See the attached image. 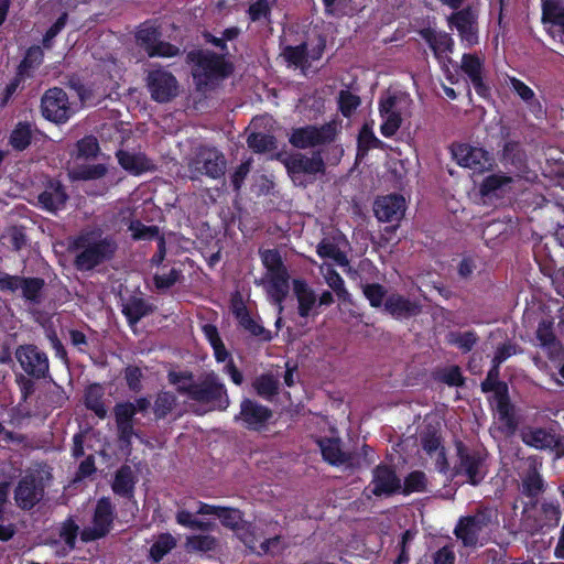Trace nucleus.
Here are the masks:
<instances>
[{"instance_id":"obj_38","label":"nucleus","mask_w":564,"mask_h":564,"mask_svg":"<svg viewBox=\"0 0 564 564\" xmlns=\"http://www.w3.org/2000/svg\"><path fill=\"white\" fill-rule=\"evenodd\" d=\"M78 532V525L72 520H66L61 529H59V540L58 544L63 543L62 550H57L56 552L59 555L67 554L75 546V541Z\"/></svg>"},{"instance_id":"obj_32","label":"nucleus","mask_w":564,"mask_h":564,"mask_svg":"<svg viewBox=\"0 0 564 564\" xmlns=\"http://www.w3.org/2000/svg\"><path fill=\"white\" fill-rule=\"evenodd\" d=\"M512 182L511 177L503 174H492L484 180L480 193L484 196H501L511 187Z\"/></svg>"},{"instance_id":"obj_4","label":"nucleus","mask_w":564,"mask_h":564,"mask_svg":"<svg viewBox=\"0 0 564 564\" xmlns=\"http://www.w3.org/2000/svg\"><path fill=\"white\" fill-rule=\"evenodd\" d=\"M411 102L410 96L401 91H387L380 97V132L383 137L390 138L395 134L403 118L410 113Z\"/></svg>"},{"instance_id":"obj_36","label":"nucleus","mask_w":564,"mask_h":564,"mask_svg":"<svg viewBox=\"0 0 564 564\" xmlns=\"http://www.w3.org/2000/svg\"><path fill=\"white\" fill-rule=\"evenodd\" d=\"M294 293L299 301V312L300 315L305 317L310 314L311 310L315 304V295L307 288V285L300 280H294L293 282Z\"/></svg>"},{"instance_id":"obj_20","label":"nucleus","mask_w":564,"mask_h":564,"mask_svg":"<svg viewBox=\"0 0 564 564\" xmlns=\"http://www.w3.org/2000/svg\"><path fill=\"white\" fill-rule=\"evenodd\" d=\"M405 199L401 195H387L375 202L373 210L380 221H398L405 212Z\"/></svg>"},{"instance_id":"obj_43","label":"nucleus","mask_w":564,"mask_h":564,"mask_svg":"<svg viewBox=\"0 0 564 564\" xmlns=\"http://www.w3.org/2000/svg\"><path fill=\"white\" fill-rule=\"evenodd\" d=\"M181 276V272L175 268H162L154 274V285L159 291H165L174 285Z\"/></svg>"},{"instance_id":"obj_24","label":"nucleus","mask_w":564,"mask_h":564,"mask_svg":"<svg viewBox=\"0 0 564 564\" xmlns=\"http://www.w3.org/2000/svg\"><path fill=\"white\" fill-rule=\"evenodd\" d=\"M401 488L400 479L388 467H377L373 473L372 492L376 496L391 495Z\"/></svg>"},{"instance_id":"obj_7","label":"nucleus","mask_w":564,"mask_h":564,"mask_svg":"<svg viewBox=\"0 0 564 564\" xmlns=\"http://www.w3.org/2000/svg\"><path fill=\"white\" fill-rule=\"evenodd\" d=\"M192 401L205 405L208 410H225L229 405L226 388L214 372L207 373L192 390Z\"/></svg>"},{"instance_id":"obj_57","label":"nucleus","mask_w":564,"mask_h":564,"mask_svg":"<svg viewBox=\"0 0 564 564\" xmlns=\"http://www.w3.org/2000/svg\"><path fill=\"white\" fill-rule=\"evenodd\" d=\"M176 521L178 524L191 529L206 530L210 525L209 522L196 519L193 513L186 510H180L176 513Z\"/></svg>"},{"instance_id":"obj_59","label":"nucleus","mask_w":564,"mask_h":564,"mask_svg":"<svg viewBox=\"0 0 564 564\" xmlns=\"http://www.w3.org/2000/svg\"><path fill=\"white\" fill-rule=\"evenodd\" d=\"M381 141L375 135L371 127L365 124L359 132L358 145L362 151H367L371 148H377Z\"/></svg>"},{"instance_id":"obj_46","label":"nucleus","mask_w":564,"mask_h":564,"mask_svg":"<svg viewBox=\"0 0 564 564\" xmlns=\"http://www.w3.org/2000/svg\"><path fill=\"white\" fill-rule=\"evenodd\" d=\"M148 311L147 304L139 299L128 301L122 310L131 325L135 324L141 317L147 315Z\"/></svg>"},{"instance_id":"obj_37","label":"nucleus","mask_w":564,"mask_h":564,"mask_svg":"<svg viewBox=\"0 0 564 564\" xmlns=\"http://www.w3.org/2000/svg\"><path fill=\"white\" fill-rule=\"evenodd\" d=\"M424 451L434 459L435 467L440 471H444L447 467V462L444 448L441 446L440 438L436 435H429L423 438Z\"/></svg>"},{"instance_id":"obj_11","label":"nucleus","mask_w":564,"mask_h":564,"mask_svg":"<svg viewBox=\"0 0 564 564\" xmlns=\"http://www.w3.org/2000/svg\"><path fill=\"white\" fill-rule=\"evenodd\" d=\"M138 44L144 48L151 57H173L180 53L177 46L159 41L158 29L152 24H143L135 34Z\"/></svg>"},{"instance_id":"obj_18","label":"nucleus","mask_w":564,"mask_h":564,"mask_svg":"<svg viewBox=\"0 0 564 564\" xmlns=\"http://www.w3.org/2000/svg\"><path fill=\"white\" fill-rule=\"evenodd\" d=\"M15 357L22 369L36 378L44 377L48 371V359L44 352L35 346H21L17 349Z\"/></svg>"},{"instance_id":"obj_41","label":"nucleus","mask_w":564,"mask_h":564,"mask_svg":"<svg viewBox=\"0 0 564 564\" xmlns=\"http://www.w3.org/2000/svg\"><path fill=\"white\" fill-rule=\"evenodd\" d=\"M253 387L260 397L270 399L278 391L279 378L273 375H262L256 379Z\"/></svg>"},{"instance_id":"obj_31","label":"nucleus","mask_w":564,"mask_h":564,"mask_svg":"<svg viewBox=\"0 0 564 564\" xmlns=\"http://www.w3.org/2000/svg\"><path fill=\"white\" fill-rule=\"evenodd\" d=\"M522 441L534 448H552L556 444L555 436L543 429H525L522 431Z\"/></svg>"},{"instance_id":"obj_51","label":"nucleus","mask_w":564,"mask_h":564,"mask_svg":"<svg viewBox=\"0 0 564 564\" xmlns=\"http://www.w3.org/2000/svg\"><path fill=\"white\" fill-rule=\"evenodd\" d=\"M448 343L457 346L464 351H469L477 341V336L473 332L451 333L447 337Z\"/></svg>"},{"instance_id":"obj_58","label":"nucleus","mask_w":564,"mask_h":564,"mask_svg":"<svg viewBox=\"0 0 564 564\" xmlns=\"http://www.w3.org/2000/svg\"><path fill=\"white\" fill-rule=\"evenodd\" d=\"M426 487V477L422 471L411 473L404 480V492L423 491Z\"/></svg>"},{"instance_id":"obj_35","label":"nucleus","mask_w":564,"mask_h":564,"mask_svg":"<svg viewBox=\"0 0 564 564\" xmlns=\"http://www.w3.org/2000/svg\"><path fill=\"white\" fill-rule=\"evenodd\" d=\"M543 22L552 28L558 26L564 31V3L557 0L543 1Z\"/></svg>"},{"instance_id":"obj_30","label":"nucleus","mask_w":564,"mask_h":564,"mask_svg":"<svg viewBox=\"0 0 564 564\" xmlns=\"http://www.w3.org/2000/svg\"><path fill=\"white\" fill-rule=\"evenodd\" d=\"M384 308L395 317H408L417 313L419 305L401 295L392 294L387 299Z\"/></svg>"},{"instance_id":"obj_60","label":"nucleus","mask_w":564,"mask_h":564,"mask_svg":"<svg viewBox=\"0 0 564 564\" xmlns=\"http://www.w3.org/2000/svg\"><path fill=\"white\" fill-rule=\"evenodd\" d=\"M284 56L286 61L295 66H304L306 62V45H300L295 47H288L284 51Z\"/></svg>"},{"instance_id":"obj_34","label":"nucleus","mask_w":564,"mask_h":564,"mask_svg":"<svg viewBox=\"0 0 564 564\" xmlns=\"http://www.w3.org/2000/svg\"><path fill=\"white\" fill-rule=\"evenodd\" d=\"M104 389L100 384H91L86 389L85 392V404L91 410L99 419H104L107 415V409L104 404Z\"/></svg>"},{"instance_id":"obj_48","label":"nucleus","mask_w":564,"mask_h":564,"mask_svg":"<svg viewBox=\"0 0 564 564\" xmlns=\"http://www.w3.org/2000/svg\"><path fill=\"white\" fill-rule=\"evenodd\" d=\"M43 288V281L41 279L32 278V279H22L20 288L23 296L26 300L36 302L40 299L41 291Z\"/></svg>"},{"instance_id":"obj_14","label":"nucleus","mask_w":564,"mask_h":564,"mask_svg":"<svg viewBox=\"0 0 564 564\" xmlns=\"http://www.w3.org/2000/svg\"><path fill=\"white\" fill-rule=\"evenodd\" d=\"M150 405L149 400L141 398L135 402L119 403L115 408L116 422L120 435V440L130 444L134 435L132 419L137 412L145 411Z\"/></svg>"},{"instance_id":"obj_28","label":"nucleus","mask_w":564,"mask_h":564,"mask_svg":"<svg viewBox=\"0 0 564 564\" xmlns=\"http://www.w3.org/2000/svg\"><path fill=\"white\" fill-rule=\"evenodd\" d=\"M120 165L131 174L139 175L153 167L152 162L141 152L119 151Z\"/></svg>"},{"instance_id":"obj_44","label":"nucleus","mask_w":564,"mask_h":564,"mask_svg":"<svg viewBox=\"0 0 564 564\" xmlns=\"http://www.w3.org/2000/svg\"><path fill=\"white\" fill-rule=\"evenodd\" d=\"M536 340L539 345L547 350H553L556 347V340L553 333V323L543 321L539 324L536 330Z\"/></svg>"},{"instance_id":"obj_13","label":"nucleus","mask_w":564,"mask_h":564,"mask_svg":"<svg viewBox=\"0 0 564 564\" xmlns=\"http://www.w3.org/2000/svg\"><path fill=\"white\" fill-rule=\"evenodd\" d=\"M452 154L457 164L474 172H484L492 165V158L487 151L467 143L454 144Z\"/></svg>"},{"instance_id":"obj_49","label":"nucleus","mask_w":564,"mask_h":564,"mask_svg":"<svg viewBox=\"0 0 564 564\" xmlns=\"http://www.w3.org/2000/svg\"><path fill=\"white\" fill-rule=\"evenodd\" d=\"M321 270L325 275V280L328 286L334 290L340 299H346L347 291L345 290L344 280L341 276L329 265L322 267Z\"/></svg>"},{"instance_id":"obj_56","label":"nucleus","mask_w":564,"mask_h":564,"mask_svg":"<svg viewBox=\"0 0 564 564\" xmlns=\"http://www.w3.org/2000/svg\"><path fill=\"white\" fill-rule=\"evenodd\" d=\"M338 104L341 113L345 117H349L360 105V99L350 91H340Z\"/></svg>"},{"instance_id":"obj_62","label":"nucleus","mask_w":564,"mask_h":564,"mask_svg":"<svg viewBox=\"0 0 564 564\" xmlns=\"http://www.w3.org/2000/svg\"><path fill=\"white\" fill-rule=\"evenodd\" d=\"M364 294L372 306H380L383 301L384 291L379 284H367L364 288Z\"/></svg>"},{"instance_id":"obj_17","label":"nucleus","mask_w":564,"mask_h":564,"mask_svg":"<svg viewBox=\"0 0 564 564\" xmlns=\"http://www.w3.org/2000/svg\"><path fill=\"white\" fill-rule=\"evenodd\" d=\"M271 417L272 412L270 409L250 399H245L240 404V412L235 420L241 421L249 430L260 431L267 426Z\"/></svg>"},{"instance_id":"obj_27","label":"nucleus","mask_w":564,"mask_h":564,"mask_svg":"<svg viewBox=\"0 0 564 564\" xmlns=\"http://www.w3.org/2000/svg\"><path fill=\"white\" fill-rule=\"evenodd\" d=\"M129 230L134 239L158 238L159 252L153 256L152 262L154 264H160L165 256V242L163 238L159 237L158 228L154 226H144L140 221H132L129 226Z\"/></svg>"},{"instance_id":"obj_45","label":"nucleus","mask_w":564,"mask_h":564,"mask_svg":"<svg viewBox=\"0 0 564 564\" xmlns=\"http://www.w3.org/2000/svg\"><path fill=\"white\" fill-rule=\"evenodd\" d=\"M523 491L529 496H536L542 491L543 481L535 465L530 464V469L522 480Z\"/></svg>"},{"instance_id":"obj_53","label":"nucleus","mask_w":564,"mask_h":564,"mask_svg":"<svg viewBox=\"0 0 564 564\" xmlns=\"http://www.w3.org/2000/svg\"><path fill=\"white\" fill-rule=\"evenodd\" d=\"M215 546L214 538L209 535H192L186 540V549L188 551L207 552Z\"/></svg>"},{"instance_id":"obj_63","label":"nucleus","mask_w":564,"mask_h":564,"mask_svg":"<svg viewBox=\"0 0 564 564\" xmlns=\"http://www.w3.org/2000/svg\"><path fill=\"white\" fill-rule=\"evenodd\" d=\"M78 153L82 156H95L98 152V142L94 137H85L77 143Z\"/></svg>"},{"instance_id":"obj_39","label":"nucleus","mask_w":564,"mask_h":564,"mask_svg":"<svg viewBox=\"0 0 564 564\" xmlns=\"http://www.w3.org/2000/svg\"><path fill=\"white\" fill-rule=\"evenodd\" d=\"M176 545V540L169 533L160 534L150 549V557L159 562Z\"/></svg>"},{"instance_id":"obj_54","label":"nucleus","mask_w":564,"mask_h":564,"mask_svg":"<svg viewBox=\"0 0 564 564\" xmlns=\"http://www.w3.org/2000/svg\"><path fill=\"white\" fill-rule=\"evenodd\" d=\"M430 45L436 55L446 53L452 50L453 40L446 33H433L429 37Z\"/></svg>"},{"instance_id":"obj_10","label":"nucleus","mask_w":564,"mask_h":564,"mask_svg":"<svg viewBox=\"0 0 564 564\" xmlns=\"http://www.w3.org/2000/svg\"><path fill=\"white\" fill-rule=\"evenodd\" d=\"M41 106L43 116L55 123L66 122L77 111V104L70 101L67 94L57 87L44 94Z\"/></svg>"},{"instance_id":"obj_42","label":"nucleus","mask_w":564,"mask_h":564,"mask_svg":"<svg viewBox=\"0 0 564 564\" xmlns=\"http://www.w3.org/2000/svg\"><path fill=\"white\" fill-rule=\"evenodd\" d=\"M113 491L119 495H129L133 488V475L130 467L120 468L112 485Z\"/></svg>"},{"instance_id":"obj_23","label":"nucleus","mask_w":564,"mask_h":564,"mask_svg":"<svg viewBox=\"0 0 564 564\" xmlns=\"http://www.w3.org/2000/svg\"><path fill=\"white\" fill-rule=\"evenodd\" d=\"M449 22L457 29L462 41L466 45L471 46L478 42L476 15L471 10L456 12L453 14Z\"/></svg>"},{"instance_id":"obj_5","label":"nucleus","mask_w":564,"mask_h":564,"mask_svg":"<svg viewBox=\"0 0 564 564\" xmlns=\"http://www.w3.org/2000/svg\"><path fill=\"white\" fill-rule=\"evenodd\" d=\"M189 58L194 63L193 77L198 89L212 87L230 73L224 59L209 52H193Z\"/></svg>"},{"instance_id":"obj_12","label":"nucleus","mask_w":564,"mask_h":564,"mask_svg":"<svg viewBox=\"0 0 564 564\" xmlns=\"http://www.w3.org/2000/svg\"><path fill=\"white\" fill-rule=\"evenodd\" d=\"M336 133L337 124L335 122L326 123L319 128L310 126L294 130L290 142L296 148L305 149L330 142Z\"/></svg>"},{"instance_id":"obj_1","label":"nucleus","mask_w":564,"mask_h":564,"mask_svg":"<svg viewBox=\"0 0 564 564\" xmlns=\"http://www.w3.org/2000/svg\"><path fill=\"white\" fill-rule=\"evenodd\" d=\"M197 513L205 516L214 514L224 525L236 529L239 539L245 543V545L258 554H273L279 551L280 539L278 536L263 539L262 534L259 533L260 528L257 524H248L247 527L243 525L238 528V524L241 522V513L237 509L216 507L199 502Z\"/></svg>"},{"instance_id":"obj_16","label":"nucleus","mask_w":564,"mask_h":564,"mask_svg":"<svg viewBox=\"0 0 564 564\" xmlns=\"http://www.w3.org/2000/svg\"><path fill=\"white\" fill-rule=\"evenodd\" d=\"M191 169L196 174H205L212 178L224 175L226 163L223 154L215 149H200L191 162Z\"/></svg>"},{"instance_id":"obj_15","label":"nucleus","mask_w":564,"mask_h":564,"mask_svg":"<svg viewBox=\"0 0 564 564\" xmlns=\"http://www.w3.org/2000/svg\"><path fill=\"white\" fill-rule=\"evenodd\" d=\"M147 80L151 97L158 102H166L177 95V82L166 70H152L149 73Z\"/></svg>"},{"instance_id":"obj_64","label":"nucleus","mask_w":564,"mask_h":564,"mask_svg":"<svg viewBox=\"0 0 564 564\" xmlns=\"http://www.w3.org/2000/svg\"><path fill=\"white\" fill-rule=\"evenodd\" d=\"M434 564H455L453 545H445L434 554Z\"/></svg>"},{"instance_id":"obj_26","label":"nucleus","mask_w":564,"mask_h":564,"mask_svg":"<svg viewBox=\"0 0 564 564\" xmlns=\"http://www.w3.org/2000/svg\"><path fill=\"white\" fill-rule=\"evenodd\" d=\"M462 69L470 79L476 93L485 97L488 89L482 83V63L480 58L470 54H465L462 59Z\"/></svg>"},{"instance_id":"obj_50","label":"nucleus","mask_w":564,"mask_h":564,"mask_svg":"<svg viewBox=\"0 0 564 564\" xmlns=\"http://www.w3.org/2000/svg\"><path fill=\"white\" fill-rule=\"evenodd\" d=\"M43 58L42 50L39 46H34L28 50L26 55L19 67V75L24 76L29 74L31 68L40 65Z\"/></svg>"},{"instance_id":"obj_8","label":"nucleus","mask_w":564,"mask_h":564,"mask_svg":"<svg viewBox=\"0 0 564 564\" xmlns=\"http://www.w3.org/2000/svg\"><path fill=\"white\" fill-rule=\"evenodd\" d=\"M499 366L500 365L496 364L492 365V368L488 372L487 379L482 382V390H495L492 406L495 408L496 415L501 422L502 429H505L507 432H511L516 427V419L513 414V408L510 404L506 393V388L496 383L499 375Z\"/></svg>"},{"instance_id":"obj_55","label":"nucleus","mask_w":564,"mask_h":564,"mask_svg":"<svg viewBox=\"0 0 564 564\" xmlns=\"http://www.w3.org/2000/svg\"><path fill=\"white\" fill-rule=\"evenodd\" d=\"M248 144L256 152H265L274 148V139L264 133H251Z\"/></svg>"},{"instance_id":"obj_22","label":"nucleus","mask_w":564,"mask_h":564,"mask_svg":"<svg viewBox=\"0 0 564 564\" xmlns=\"http://www.w3.org/2000/svg\"><path fill=\"white\" fill-rule=\"evenodd\" d=\"M346 245V240L338 235L333 238H324L318 243L316 251L322 259L345 267L348 263L345 254Z\"/></svg>"},{"instance_id":"obj_52","label":"nucleus","mask_w":564,"mask_h":564,"mask_svg":"<svg viewBox=\"0 0 564 564\" xmlns=\"http://www.w3.org/2000/svg\"><path fill=\"white\" fill-rule=\"evenodd\" d=\"M271 2L269 0H258L251 3L248 9L249 19L253 22H263L268 20Z\"/></svg>"},{"instance_id":"obj_61","label":"nucleus","mask_w":564,"mask_h":564,"mask_svg":"<svg viewBox=\"0 0 564 564\" xmlns=\"http://www.w3.org/2000/svg\"><path fill=\"white\" fill-rule=\"evenodd\" d=\"M175 403V398L169 392H163L158 395L155 401V413L159 416H164L169 411L172 410Z\"/></svg>"},{"instance_id":"obj_6","label":"nucleus","mask_w":564,"mask_h":564,"mask_svg":"<svg viewBox=\"0 0 564 564\" xmlns=\"http://www.w3.org/2000/svg\"><path fill=\"white\" fill-rule=\"evenodd\" d=\"M492 518L494 511L489 509L460 518L454 531L455 535L465 546L482 543L492 527Z\"/></svg>"},{"instance_id":"obj_25","label":"nucleus","mask_w":564,"mask_h":564,"mask_svg":"<svg viewBox=\"0 0 564 564\" xmlns=\"http://www.w3.org/2000/svg\"><path fill=\"white\" fill-rule=\"evenodd\" d=\"M67 199V195L58 182L50 181L45 189L39 195V203L42 208L48 212L61 209Z\"/></svg>"},{"instance_id":"obj_40","label":"nucleus","mask_w":564,"mask_h":564,"mask_svg":"<svg viewBox=\"0 0 564 564\" xmlns=\"http://www.w3.org/2000/svg\"><path fill=\"white\" fill-rule=\"evenodd\" d=\"M170 382L175 386L177 391L186 394V397L192 400V390H194L198 382L193 380V377L188 372H175L171 371L169 373Z\"/></svg>"},{"instance_id":"obj_33","label":"nucleus","mask_w":564,"mask_h":564,"mask_svg":"<svg viewBox=\"0 0 564 564\" xmlns=\"http://www.w3.org/2000/svg\"><path fill=\"white\" fill-rule=\"evenodd\" d=\"M322 455L332 465H340L347 462L348 456L341 451L337 438H324L318 441Z\"/></svg>"},{"instance_id":"obj_2","label":"nucleus","mask_w":564,"mask_h":564,"mask_svg":"<svg viewBox=\"0 0 564 564\" xmlns=\"http://www.w3.org/2000/svg\"><path fill=\"white\" fill-rule=\"evenodd\" d=\"M77 251L76 265L80 270H90L112 256L116 243L112 238L105 237L99 229L83 231L72 242Z\"/></svg>"},{"instance_id":"obj_9","label":"nucleus","mask_w":564,"mask_h":564,"mask_svg":"<svg viewBox=\"0 0 564 564\" xmlns=\"http://www.w3.org/2000/svg\"><path fill=\"white\" fill-rule=\"evenodd\" d=\"M284 165L293 183L297 186H305L317 174H323L325 171L324 161L318 153L312 156L301 153L290 155L284 160Z\"/></svg>"},{"instance_id":"obj_3","label":"nucleus","mask_w":564,"mask_h":564,"mask_svg":"<svg viewBox=\"0 0 564 564\" xmlns=\"http://www.w3.org/2000/svg\"><path fill=\"white\" fill-rule=\"evenodd\" d=\"M260 256L267 270L262 282L269 299L276 305L280 314L282 312V301L290 288L286 268L276 250H263Z\"/></svg>"},{"instance_id":"obj_21","label":"nucleus","mask_w":564,"mask_h":564,"mask_svg":"<svg viewBox=\"0 0 564 564\" xmlns=\"http://www.w3.org/2000/svg\"><path fill=\"white\" fill-rule=\"evenodd\" d=\"M458 454L460 457L458 473L464 474L473 485L480 482L486 475L484 455L479 452L465 451L462 447H458Z\"/></svg>"},{"instance_id":"obj_19","label":"nucleus","mask_w":564,"mask_h":564,"mask_svg":"<svg viewBox=\"0 0 564 564\" xmlns=\"http://www.w3.org/2000/svg\"><path fill=\"white\" fill-rule=\"evenodd\" d=\"M112 522V507L108 499H100L96 506L93 524L84 528L82 539L93 541L104 536Z\"/></svg>"},{"instance_id":"obj_29","label":"nucleus","mask_w":564,"mask_h":564,"mask_svg":"<svg viewBox=\"0 0 564 564\" xmlns=\"http://www.w3.org/2000/svg\"><path fill=\"white\" fill-rule=\"evenodd\" d=\"M39 490L33 476H25L15 490L17 503L23 509H30L39 500Z\"/></svg>"},{"instance_id":"obj_47","label":"nucleus","mask_w":564,"mask_h":564,"mask_svg":"<svg viewBox=\"0 0 564 564\" xmlns=\"http://www.w3.org/2000/svg\"><path fill=\"white\" fill-rule=\"evenodd\" d=\"M31 141V128L26 123H19L12 131L10 143L17 150H24Z\"/></svg>"}]
</instances>
